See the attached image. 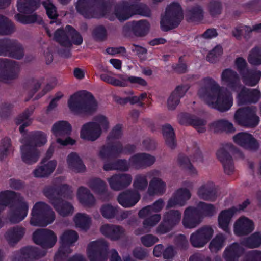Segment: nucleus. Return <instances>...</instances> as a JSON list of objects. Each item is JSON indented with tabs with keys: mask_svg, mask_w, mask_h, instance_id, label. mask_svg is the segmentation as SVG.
<instances>
[{
	"mask_svg": "<svg viewBox=\"0 0 261 261\" xmlns=\"http://www.w3.org/2000/svg\"><path fill=\"white\" fill-rule=\"evenodd\" d=\"M205 85L200 88L198 94L210 107L220 112L229 110L233 105L231 94L222 90L219 84L212 78L204 79Z\"/></svg>",
	"mask_w": 261,
	"mask_h": 261,
	"instance_id": "obj_1",
	"label": "nucleus"
},
{
	"mask_svg": "<svg viewBox=\"0 0 261 261\" xmlns=\"http://www.w3.org/2000/svg\"><path fill=\"white\" fill-rule=\"evenodd\" d=\"M183 18V12L179 3L173 2L166 9L165 14L161 19V28L167 32L175 29Z\"/></svg>",
	"mask_w": 261,
	"mask_h": 261,
	"instance_id": "obj_2",
	"label": "nucleus"
},
{
	"mask_svg": "<svg viewBox=\"0 0 261 261\" xmlns=\"http://www.w3.org/2000/svg\"><path fill=\"white\" fill-rule=\"evenodd\" d=\"M55 213L43 202L36 203L32 210L30 223L34 226H46L55 220Z\"/></svg>",
	"mask_w": 261,
	"mask_h": 261,
	"instance_id": "obj_3",
	"label": "nucleus"
},
{
	"mask_svg": "<svg viewBox=\"0 0 261 261\" xmlns=\"http://www.w3.org/2000/svg\"><path fill=\"white\" fill-rule=\"evenodd\" d=\"M53 38L67 48H70L73 44L80 45L83 42L82 36L69 25L66 26L65 30L57 29Z\"/></svg>",
	"mask_w": 261,
	"mask_h": 261,
	"instance_id": "obj_4",
	"label": "nucleus"
},
{
	"mask_svg": "<svg viewBox=\"0 0 261 261\" xmlns=\"http://www.w3.org/2000/svg\"><path fill=\"white\" fill-rule=\"evenodd\" d=\"M234 119L239 125L248 128H254L259 122V117L256 115L255 109L250 107L238 109L234 114Z\"/></svg>",
	"mask_w": 261,
	"mask_h": 261,
	"instance_id": "obj_5",
	"label": "nucleus"
},
{
	"mask_svg": "<svg viewBox=\"0 0 261 261\" xmlns=\"http://www.w3.org/2000/svg\"><path fill=\"white\" fill-rule=\"evenodd\" d=\"M150 27L146 20L129 21L124 25L122 34L126 37H130L132 35L137 37H143L148 34Z\"/></svg>",
	"mask_w": 261,
	"mask_h": 261,
	"instance_id": "obj_6",
	"label": "nucleus"
},
{
	"mask_svg": "<svg viewBox=\"0 0 261 261\" xmlns=\"http://www.w3.org/2000/svg\"><path fill=\"white\" fill-rule=\"evenodd\" d=\"M238 152V150L231 143H226L216 153L218 160L223 165L224 172L228 175L232 174L234 170L233 160L228 152Z\"/></svg>",
	"mask_w": 261,
	"mask_h": 261,
	"instance_id": "obj_7",
	"label": "nucleus"
},
{
	"mask_svg": "<svg viewBox=\"0 0 261 261\" xmlns=\"http://www.w3.org/2000/svg\"><path fill=\"white\" fill-rule=\"evenodd\" d=\"M181 213L177 210H170L166 212L163 217V220L157 228V232L161 234L170 231L180 222Z\"/></svg>",
	"mask_w": 261,
	"mask_h": 261,
	"instance_id": "obj_8",
	"label": "nucleus"
},
{
	"mask_svg": "<svg viewBox=\"0 0 261 261\" xmlns=\"http://www.w3.org/2000/svg\"><path fill=\"white\" fill-rule=\"evenodd\" d=\"M71 130V126L66 121H59L55 123L52 127L51 132L57 137V142L60 145L66 146L67 145H73L75 141L70 137H67L65 139L63 138L68 135Z\"/></svg>",
	"mask_w": 261,
	"mask_h": 261,
	"instance_id": "obj_9",
	"label": "nucleus"
},
{
	"mask_svg": "<svg viewBox=\"0 0 261 261\" xmlns=\"http://www.w3.org/2000/svg\"><path fill=\"white\" fill-rule=\"evenodd\" d=\"M55 147V145L54 144L50 145L46 153V157L43 159L40 165L34 170L33 174L35 177H45L55 170L57 166L56 161L55 160L48 161L46 159L47 158H49L52 156Z\"/></svg>",
	"mask_w": 261,
	"mask_h": 261,
	"instance_id": "obj_10",
	"label": "nucleus"
},
{
	"mask_svg": "<svg viewBox=\"0 0 261 261\" xmlns=\"http://www.w3.org/2000/svg\"><path fill=\"white\" fill-rule=\"evenodd\" d=\"M122 154V143L120 141H107L99 151V156L103 159H115Z\"/></svg>",
	"mask_w": 261,
	"mask_h": 261,
	"instance_id": "obj_11",
	"label": "nucleus"
},
{
	"mask_svg": "<svg viewBox=\"0 0 261 261\" xmlns=\"http://www.w3.org/2000/svg\"><path fill=\"white\" fill-rule=\"evenodd\" d=\"M213 229L210 226H204L197 230L190 236V242L194 247H203L212 238Z\"/></svg>",
	"mask_w": 261,
	"mask_h": 261,
	"instance_id": "obj_12",
	"label": "nucleus"
},
{
	"mask_svg": "<svg viewBox=\"0 0 261 261\" xmlns=\"http://www.w3.org/2000/svg\"><path fill=\"white\" fill-rule=\"evenodd\" d=\"M261 97V92L257 89H250L243 86L237 96L238 105L256 103Z\"/></svg>",
	"mask_w": 261,
	"mask_h": 261,
	"instance_id": "obj_13",
	"label": "nucleus"
},
{
	"mask_svg": "<svg viewBox=\"0 0 261 261\" xmlns=\"http://www.w3.org/2000/svg\"><path fill=\"white\" fill-rule=\"evenodd\" d=\"M34 242L43 248H51L56 243L57 236L54 232L47 229H39L33 234Z\"/></svg>",
	"mask_w": 261,
	"mask_h": 261,
	"instance_id": "obj_14",
	"label": "nucleus"
},
{
	"mask_svg": "<svg viewBox=\"0 0 261 261\" xmlns=\"http://www.w3.org/2000/svg\"><path fill=\"white\" fill-rule=\"evenodd\" d=\"M99 230L103 236L112 241L120 240L125 233V229L122 226L109 223L102 225Z\"/></svg>",
	"mask_w": 261,
	"mask_h": 261,
	"instance_id": "obj_15",
	"label": "nucleus"
},
{
	"mask_svg": "<svg viewBox=\"0 0 261 261\" xmlns=\"http://www.w3.org/2000/svg\"><path fill=\"white\" fill-rule=\"evenodd\" d=\"M202 221L199 211L195 207L189 206L185 210L182 224L186 228L196 227Z\"/></svg>",
	"mask_w": 261,
	"mask_h": 261,
	"instance_id": "obj_16",
	"label": "nucleus"
},
{
	"mask_svg": "<svg viewBox=\"0 0 261 261\" xmlns=\"http://www.w3.org/2000/svg\"><path fill=\"white\" fill-rule=\"evenodd\" d=\"M77 239L78 235L75 231L67 230L64 232L60 238L61 246L55 256V259L57 260L58 258L65 254V251L68 253H70L71 250L69 246L76 242Z\"/></svg>",
	"mask_w": 261,
	"mask_h": 261,
	"instance_id": "obj_17",
	"label": "nucleus"
},
{
	"mask_svg": "<svg viewBox=\"0 0 261 261\" xmlns=\"http://www.w3.org/2000/svg\"><path fill=\"white\" fill-rule=\"evenodd\" d=\"M76 8L85 17H93L98 9V0H78Z\"/></svg>",
	"mask_w": 261,
	"mask_h": 261,
	"instance_id": "obj_18",
	"label": "nucleus"
},
{
	"mask_svg": "<svg viewBox=\"0 0 261 261\" xmlns=\"http://www.w3.org/2000/svg\"><path fill=\"white\" fill-rule=\"evenodd\" d=\"M179 123L181 125L192 126L199 133H204L206 130V120L189 113H182L180 115Z\"/></svg>",
	"mask_w": 261,
	"mask_h": 261,
	"instance_id": "obj_19",
	"label": "nucleus"
},
{
	"mask_svg": "<svg viewBox=\"0 0 261 261\" xmlns=\"http://www.w3.org/2000/svg\"><path fill=\"white\" fill-rule=\"evenodd\" d=\"M221 79L222 82L233 91H238L241 86L238 73L230 68L223 70Z\"/></svg>",
	"mask_w": 261,
	"mask_h": 261,
	"instance_id": "obj_20",
	"label": "nucleus"
},
{
	"mask_svg": "<svg viewBox=\"0 0 261 261\" xmlns=\"http://www.w3.org/2000/svg\"><path fill=\"white\" fill-rule=\"evenodd\" d=\"M233 141L238 145L249 150H256L259 145L253 136L248 133H239L233 137Z\"/></svg>",
	"mask_w": 261,
	"mask_h": 261,
	"instance_id": "obj_21",
	"label": "nucleus"
},
{
	"mask_svg": "<svg viewBox=\"0 0 261 261\" xmlns=\"http://www.w3.org/2000/svg\"><path fill=\"white\" fill-rule=\"evenodd\" d=\"M23 145L20 148L21 157L22 161L27 164L36 163L39 157L40 153L34 146L22 140Z\"/></svg>",
	"mask_w": 261,
	"mask_h": 261,
	"instance_id": "obj_22",
	"label": "nucleus"
},
{
	"mask_svg": "<svg viewBox=\"0 0 261 261\" xmlns=\"http://www.w3.org/2000/svg\"><path fill=\"white\" fill-rule=\"evenodd\" d=\"M155 161L154 156L146 153H138L129 158L130 164L137 169L149 167L153 165Z\"/></svg>",
	"mask_w": 261,
	"mask_h": 261,
	"instance_id": "obj_23",
	"label": "nucleus"
},
{
	"mask_svg": "<svg viewBox=\"0 0 261 261\" xmlns=\"http://www.w3.org/2000/svg\"><path fill=\"white\" fill-rule=\"evenodd\" d=\"M132 180L131 175L125 173L113 175L108 179L111 188L114 191L125 189L131 184Z\"/></svg>",
	"mask_w": 261,
	"mask_h": 261,
	"instance_id": "obj_24",
	"label": "nucleus"
},
{
	"mask_svg": "<svg viewBox=\"0 0 261 261\" xmlns=\"http://www.w3.org/2000/svg\"><path fill=\"white\" fill-rule=\"evenodd\" d=\"M140 199V195L138 191L127 190L119 194L117 201L124 207H131L134 206Z\"/></svg>",
	"mask_w": 261,
	"mask_h": 261,
	"instance_id": "obj_25",
	"label": "nucleus"
},
{
	"mask_svg": "<svg viewBox=\"0 0 261 261\" xmlns=\"http://www.w3.org/2000/svg\"><path fill=\"white\" fill-rule=\"evenodd\" d=\"M254 228L253 222L248 218L242 217L238 219L234 224V233L237 236L248 235Z\"/></svg>",
	"mask_w": 261,
	"mask_h": 261,
	"instance_id": "obj_26",
	"label": "nucleus"
},
{
	"mask_svg": "<svg viewBox=\"0 0 261 261\" xmlns=\"http://www.w3.org/2000/svg\"><path fill=\"white\" fill-rule=\"evenodd\" d=\"M86 93L85 91H79L70 96L67 102L68 107L73 114L76 115L81 114L82 107H83Z\"/></svg>",
	"mask_w": 261,
	"mask_h": 261,
	"instance_id": "obj_27",
	"label": "nucleus"
},
{
	"mask_svg": "<svg viewBox=\"0 0 261 261\" xmlns=\"http://www.w3.org/2000/svg\"><path fill=\"white\" fill-rule=\"evenodd\" d=\"M189 89L188 85L177 86L171 93L167 100V106L169 110H173L179 105L180 99L184 97Z\"/></svg>",
	"mask_w": 261,
	"mask_h": 261,
	"instance_id": "obj_28",
	"label": "nucleus"
},
{
	"mask_svg": "<svg viewBox=\"0 0 261 261\" xmlns=\"http://www.w3.org/2000/svg\"><path fill=\"white\" fill-rule=\"evenodd\" d=\"M119 77L120 80L116 79L114 77H112L110 84L117 87H124L127 86V82L132 84H137L142 86H146L147 84L146 81L143 78L137 77L135 76H128L126 75L119 74Z\"/></svg>",
	"mask_w": 261,
	"mask_h": 261,
	"instance_id": "obj_29",
	"label": "nucleus"
},
{
	"mask_svg": "<svg viewBox=\"0 0 261 261\" xmlns=\"http://www.w3.org/2000/svg\"><path fill=\"white\" fill-rule=\"evenodd\" d=\"M237 212L236 206L222 210L219 214L218 222L219 227L226 233L230 232L229 223L234 215Z\"/></svg>",
	"mask_w": 261,
	"mask_h": 261,
	"instance_id": "obj_30",
	"label": "nucleus"
},
{
	"mask_svg": "<svg viewBox=\"0 0 261 261\" xmlns=\"http://www.w3.org/2000/svg\"><path fill=\"white\" fill-rule=\"evenodd\" d=\"M48 196L50 203L61 216H66L73 212V207L70 203L61 201V199L54 194Z\"/></svg>",
	"mask_w": 261,
	"mask_h": 261,
	"instance_id": "obj_31",
	"label": "nucleus"
},
{
	"mask_svg": "<svg viewBox=\"0 0 261 261\" xmlns=\"http://www.w3.org/2000/svg\"><path fill=\"white\" fill-rule=\"evenodd\" d=\"M244 252L242 246L238 243L234 242L225 248L223 257L225 261H238Z\"/></svg>",
	"mask_w": 261,
	"mask_h": 261,
	"instance_id": "obj_32",
	"label": "nucleus"
},
{
	"mask_svg": "<svg viewBox=\"0 0 261 261\" xmlns=\"http://www.w3.org/2000/svg\"><path fill=\"white\" fill-rule=\"evenodd\" d=\"M98 133V123L90 122L83 125L80 132L81 138L88 141L96 140Z\"/></svg>",
	"mask_w": 261,
	"mask_h": 261,
	"instance_id": "obj_33",
	"label": "nucleus"
},
{
	"mask_svg": "<svg viewBox=\"0 0 261 261\" xmlns=\"http://www.w3.org/2000/svg\"><path fill=\"white\" fill-rule=\"evenodd\" d=\"M243 83L248 86H255L261 78V71L254 68H249L240 75Z\"/></svg>",
	"mask_w": 261,
	"mask_h": 261,
	"instance_id": "obj_34",
	"label": "nucleus"
},
{
	"mask_svg": "<svg viewBox=\"0 0 261 261\" xmlns=\"http://www.w3.org/2000/svg\"><path fill=\"white\" fill-rule=\"evenodd\" d=\"M114 13L116 17L120 21L128 19L133 16L131 3L127 1H123L115 8Z\"/></svg>",
	"mask_w": 261,
	"mask_h": 261,
	"instance_id": "obj_35",
	"label": "nucleus"
},
{
	"mask_svg": "<svg viewBox=\"0 0 261 261\" xmlns=\"http://www.w3.org/2000/svg\"><path fill=\"white\" fill-rule=\"evenodd\" d=\"M217 189L213 182L202 185L198 190L197 194L200 198L214 201L217 198Z\"/></svg>",
	"mask_w": 261,
	"mask_h": 261,
	"instance_id": "obj_36",
	"label": "nucleus"
},
{
	"mask_svg": "<svg viewBox=\"0 0 261 261\" xmlns=\"http://www.w3.org/2000/svg\"><path fill=\"white\" fill-rule=\"evenodd\" d=\"M83 107H82L81 114L90 116L95 113L97 110V103L96 100L93 95L89 93H86Z\"/></svg>",
	"mask_w": 261,
	"mask_h": 261,
	"instance_id": "obj_37",
	"label": "nucleus"
},
{
	"mask_svg": "<svg viewBox=\"0 0 261 261\" xmlns=\"http://www.w3.org/2000/svg\"><path fill=\"white\" fill-rule=\"evenodd\" d=\"M166 189V184L161 179L153 177L150 181L147 192L150 196L163 194Z\"/></svg>",
	"mask_w": 261,
	"mask_h": 261,
	"instance_id": "obj_38",
	"label": "nucleus"
},
{
	"mask_svg": "<svg viewBox=\"0 0 261 261\" xmlns=\"http://www.w3.org/2000/svg\"><path fill=\"white\" fill-rule=\"evenodd\" d=\"M0 56H8L20 59L23 56V51L19 45L14 46L0 44Z\"/></svg>",
	"mask_w": 261,
	"mask_h": 261,
	"instance_id": "obj_39",
	"label": "nucleus"
},
{
	"mask_svg": "<svg viewBox=\"0 0 261 261\" xmlns=\"http://www.w3.org/2000/svg\"><path fill=\"white\" fill-rule=\"evenodd\" d=\"M162 134L166 145L171 149H174L177 144L174 130L172 126L169 124L163 125Z\"/></svg>",
	"mask_w": 261,
	"mask_h": 261,
	"instance_id": "obj_40",
	"label": "nucleus"
},
{
	"mask_svg": "<svg viewBox=\"0 0 261 261\" xmlns=\"http://www.w3.org/2000/svg\"><path fill=\"white\" fill-rule=\"evenodd\" d=\"M28 211V204L25 202L21 201L20 202L17 204L16 209L11 214V221L16 223L21 221L27 216Z\"/></svg>",
	"mask_w": 261,
	"mask_h": 261,
	"instance_id": "obj_41",
	"label": "nucleus"
},
{
	"mask_svg": "<svg viewBox=\"0 0 261 261\" xmlns=\"http://www.w3.org/2000/svg\"><path fill=\"white\" fill-rule=\"evenodd\" d=\"M241 244L249 248H258L261 245V233L255 232L250 236L244 238Z\"/></svg>",
	"mask_w": 261,
	"mask_h": 261,
	"instance_id": "obj_42",
	"label": "nucleus"
},
{
	"mask_svg": "<svg viewBox=\"0 0 261 261\" xmlns=\"http://www.w3.org/2000/svg\"><path fill=\"white\" fill-rule=\"evenodd\" d=\"M77 198L82 204L90 206L95 202V199L93 196L90 193L86 188L81 187L77 190Z\"/></svg>",
	"mask_w": 261,
	"mask_h": 261,
	"instance_id": "obj_43",
	"label": "nucleus"
},
{
	"mask_svg": "<svg viewBox=\"0 0 261 261\" xmlns=\"http://www.w3.org/2000/svg\"><path fill=\"white\" fill-rule=\"evenodd\" d=\"M73 221L76 227L84 230L88 229L91 225V218L85 214H77L74 216Z\"/></svg>",
	"mask_w": 261,
	"mask_h": 261,
	"instance_id": "obj_44",
	"label": "nucleus"
},
{
	"mask_svg": "<svg viewBox=\"0 0 261 261\" xmlns=\"http://www.w3.org/2000/svg\"><path fill=\"white\" fill-rule=\"evenodd\" d=\"M212 126L215 128L216 130L225 132L227 133H233L236 130L232 123L224 119H221L214 122L212 123Z\"/></svg>",
	"mask_w": 261,
	"mask_h": 261,
	"instance_id": "obj_45",
	"label": "nucleus"
},
{
	"mask_svg": "<svg viewBox=\"0 0 261 261\" xmlns=\"http://www.w3.org/2000/svg\"><path fill=\"white\" fill-rule=\"evenodd\" d=\"M226 238L222 234H217L209 244V248L212 252H217L224 246Z\"/></svg>",
	"mask_w": 261,
	"mask_h": 261,
	"instance_id": "obj_46",
	"label": "nucleus"
},
{
	"mask_svg": "<svg viewBox=\"0 0 261 261\" xmlns=\"http://www.w3.org/2000/svg\"><path fill=\"white\" fill-rule=\"evenodd\" d=\"M33 108H31L30 110H27L16 118V123L18 124H22L19 127L21 133H23L24 128L32 123V120L29 117L33 113Z\"/></svg>",
	"mask_w": 261,
	"mask_h": 261,
	"instance_id": "obj_47",
	"label": "nucleus"
},
{
	"mask_svg": "<svg viewBox=\"0 0 261 261\" xmlns=\"http://www.w3.org/2000/svg\"><path fill=\"white\" fill-rule=\"evenodd\" d=\"M27 142L34 147L41 146L47 142L46 135L42 132H36L29 138Z\"/></svg>",
	"mask_w": 261,
	"mask_h": 261,
	"instance_id": "obj_48",
	"label": "nucleus"
},
{
	"mask_svg": "<svg viewBox=\"0 0 261 261\" xmlns=\"http://www.w3.org/2000/svg\"><path fill=\"white\" fill-rule=\"evenodd\" d=\"M178 162L180 166L187 170L190 174H196L197 173L196 170L191 164L190 159L185 154L180 153L178 155Z\"/></svg>",
	"mask_w": 261,
	"mask_h": 261,
	"instance_id": "obj_49",
	"label": "nucleus"
},
{
	"mask_svg": "<svg viewBox=\"0 0 261 261\" xmlns=\"http://www.w3.org/2000/svg\"><path fill=\"white\" fill-rule=\"evenodd\" d=\"M195 208L199 211L202 219L203 216H212L215 212V207L213 204L204 202H199Z\"/></svg>",
	"mask_w": 261,
	"mask_h": 261,
	"instance_id": "obj_50",
	"label": "nucleus"
},
{
	"mask_svg": "<svg viewBox=\"0 0 261 261\" xmlns=\"http://www.w3.org/2000/svg\"><path fill=\"white\" fill-rule=\"evenodd\" d=\"M13 152L11 140L6 138L0 142V160L9 155Z\"/></svg>",
	"mask_w": 261,
	"mask_h": 261,
	"instance_id": "obj_51",
	"label": "nucleus"
},
{
	"mask_svg": "<svg viewBox=\"0 0 261 261\" xmlns=\"http://www.w3.org/2000/svg\"><path fill=\"white\" fill-rule=\"evenodd\" d=\"M17 195L13 192L10 191H6L0 193V211L6 206L10 199H16ZM2 226V223L0 221V227Z\"/></svg>",
	"mask_w": 261,
	"mask_h": 261,
	"instance_id": "obj_52",
	"label": "nucleus"
},
{
	"mask_svg": "<svg viewBox=\"0 0 261 261\" xmlns=\"http://www.w3.org/2000/svg\"><path fill=\"white\" fill-rule=\"evenodd\" d=\"M248 61L253 65H261V49L259 47L255 46L251 50Z\"/></svg>",
	"mask_w": 261,
	"mask_h": 261,
	"instance_id": "obj_53",
	"label": "nucleus"
},
{
	"mask_svg": "<svg viewBox=\"0 0 261 261\" xmlns=\"http://www.w3.org/2000/svg\"><path fill=\"white\" fill-rule=\"evenodd\" d=\"M100 212L105 218H114L118 214V207H115L110 204L104 205L101 206Z\"/></svg>",
	"mask_w": 261,
	"mask_h": 261,
	"instance_id": "obj_54",
	"label": "nucleus"
},
{
	"mask_svg": "<svg viewBox=\"0 0 261 261\" xmlns=\"http://www.w3.org/2000/svg\"><path fill=\"white\" fill-rule=\"evenodd\" d=\"M123 136V125L122 124H117L115 125L107 137V141H114L119 140Z\"/></svg>",
	"mask_w": 261,
	"mask_h": 261,
	"instance_id": "obj_55",
	"label": "nucleus"
},
{
	"mask_svg": "<svg viewBox=\"0 0 261 261\" xmlns=\"http://www.w3.org/2000/svg\"><path fill=\"white\" fill-rule=\"evenodd\" d=\"M14 29L12 23L0 15V35H8L12 33Z\"/></svg>",
	"mask_w": 261,
	"mask_h": 261,
	"instance_id": "obj_56",
	"label": "nucleus"
},
{
	"mask_svg": "<svg viewBox=\"0 0 261 261\" xmlns=\"http://www.w3.org/2000/svg\"><path fill=\"white\" fill-rule=\"evenodd\" d=\"M24 233L23 228H16L8 232L6 237L10 243H12L19 241L22 237Z\"/></svg>",
	"mask_w": 261,
	"mask_h": 261,
	"instance_id": "obj_57",
	"label": "nucleus"
},
{
	"mask_svg": "<svg viewBox=\"0 0 261 261\" xmlns=\"http://www.w3.org/2000/svg\"><path fill=\"white\" fill-rule=\"evenodd\" d=\"M188 15L192 21H200L203 19V10L201 6L196 5L189 10Z\"/></svg>",
	"mask_w": 261,
	"mask_h": 261,
	"instance_id": "obj_58",
	"label": "nucleus"
},
{
	"mask_svg": "<svg viewBox=\"0 0 261 261\" xmlns=\"http://www.w3.org/2000/svg\"><path fill=\"white\" fill-rule=\"evenodd\" d=\"M131 6L133 16L137 14L148 16L150 13L148 8L142 3H131Z\"/></svg>",
	"mask_w": 261,
	"mask_h": 261,
	"instance_id": "obj_59",
	"label": "nucleus"
},
{
	"mask_svg": "<svg viewBox=\"0 0 261 261\" xmlns=\"http://www.w3.org/2000/svg\"><path fill=\"white\" fill-rule=\"evenodd\" d=\"M87 256L90 261H97L98 242H91L89 244L87 249Z\"/></svg>",
	"mask_w": 261,
	"mask_h": 261,
	"instance_id": "obj_60",
	"label": "nucleus"
},
{
	"mask_svg": "<svg viewBox=\"0 0 261 261\" xmlns=\"http://www.w3.org/2000/svg\"><path fill=\"white\" fill-rule=\"evenodd\" d=\"M208 10L211 16L214 17L220 15L222 10V5L220 1H211L208 6Z\"/></svg>",
	"mask_w": 261,
	"mask_h": 261,
	"instance_id": "obj_61",
	"label": "nucleus"
},
{
	"mask_svg": "<svg viewBox=\"0 0 261 261\" xmlns=\"http://www.w3.org/2000/svg\"><path fill=\"white\" fill-rule=\"evenodd\" d=\"M109 243L102 239H99V261H107Z\"/></svg>",
	"mask_w": 261,
	"mask_h": 261,
	"instance_id": "obj_62",
	"label": "nucleus"
},
{
	"mask_svg": "<svg viewBox=\"0 0 261 261\" xmlns=\"http://www.w3.org/2000/svg\"><path fill=\"white\" fill-rule=\"evenodd\" d=\"M148 185L146 175L139 174L136 176L133 182V187L136 190H144Z\"/></svg>",
	"mask_w": 261,
	"mask_h": 261,
	"instance_id": "obj_63",
	"label": "nucleus"
},
{
	"mask_svg": "<svg viewBox=\"0 0 261 261\" xmlns=\"http://www.w3.org/2000/svg\"><path fill=\"white\" fill-rule=\"evenodd\" d=\"M174 195L181 203V205H184L187 200L191 197L190 191L187 188H181L178 189Z\"/></svg>",
	"mask_w": 261,
	"mask_h": 261,
	"instance_id": "obj_64",
	"label": "nucleus"
}]
</instances>
